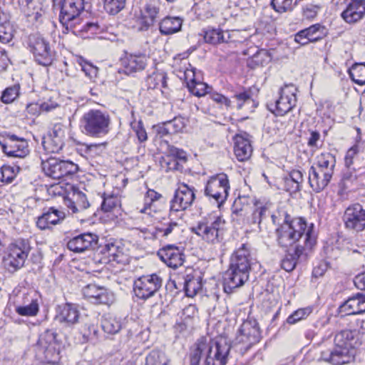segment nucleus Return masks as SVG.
I'll return each instance as SVG.
<instances>
[{"mask_svg": "<svg viewBox=\"0 0 365 365\" xmlns=\"http://www.w3.org/2000/svg\"><path fill=\"white\" fill-rule=\"evenodd\" d=\"M354 340V332L351 330H342L337 333L334 337V347L332 349L323 350L321 352L322 360L333 365L350 363L356 354L352 343Z\"/></svg>", "mask_w": 365, "mask_h": 365, "instance_id": "1", "label": "nucleus"}, {"mask_svg": "<svg viewBox=\"0 0 365 365\" xmlns=\"http://www.w3.org/2000/svg\"><path fill=\"white\" fill-rule=\"evenodd\" d=\"M308 233L316 240L313 224L307 227L303 218H292L289 222L282 224L277 230V242L280 247L284 248L298 244L304 245L305 237Z\"/></svg>", "mask_w": 365, "mask_h": 365, "instance_id": "2", "label": "nucleus"}, {"mask_svg": "<svg viewBox=\"0 0 365 365\" xmlns=\"http://www.w3.org/2000/svg\"><path fill=\"white\" fill-rule=\"evenodd\" d=\"M111 118L106 110L91 109L85 113L81 118L80 127L82 132L92 138H101L110 130Z\"/></svg>", "mask_w": 365, "mask_h": 365, "instance_id": "3", "label": "nucleus"}, {"mask_svg": "<svg viewBox=\"0 0 365 365\" xmlns=\"http://www.w3.org/2000/svg\"><path fill=\"white\" fill-rule=\"evenodd\" d=\"M225 221L220 216L213 217L210 220H203L191 227L192 232L200 237L208 243L220 242L225 229Z\"/></svg>", "mask_w": 365, "mask_h": 365, "instance_id": "4", "label": "nucleus"}, {"mask_svg": "<svg viewBox=\"0 0 365 365\" xmlns=\"http://www.w3.org/2000/svg\"><path fill=\"white\" fill-rule=\"evenodd\" d=\"M315 245V240L311 234H307L304 240V245L298 244L294 248L287 251L282 260L281 266L287 272L292 271L298 263L307 260L309 252Z\"/></svg>", "mask_w": 365, "mask_h": 365, "instance_id": "5", "label": "nucleus"}, {"mask_svg": "<svg viewBox=\"0 0 365 365\" xmlns=\"http://www.w3.org/2000/svg\"><path fill=\"white\" fill-rule=\"evenodd\" d=\"M31 251L28 240L19 239L9 246V254L4 259L6 269L14 272L21 268Z\"/></svg>", "mask_w": 365, "mask_h": 365, "instance_id": "6", "label": "nucleus"}, {"mask_svg": "<svg viewBox=\"0 0 365 365\" xmlns=\"http://www.w3.org/2000/svg\"><path fill=\"white\" fill-rule=\"evenodd\" d=\"M297 88L293 84L281 88L279 97L274 103L268 105L269 109L277 115H284L291 111L297 104Z\"/></svg>", "mask_w": 365, "mask_h": 365, "instance_id": "7", "label": "nucleus"}, {"mask_svg": "<svg viewBox=\"0 0 365 365\" xmlns=\"http://www.w3.org/2000/svg\"><path fill=\"white\" fill-rule=\"evenodd\" d=\"M229 190L230 183L227 175L220 173L212 176L207 180L205 187V195L220 205L227 200Z\"/></svg>", "mask_w": 365, "mask_h": 365, "instance_id": "8", "label": "nucleus"}, {"mask_svg": "<svg viewBox=\"0 0 365 365\" xmlns=\"http://www.w3.org/2000/svg\"><path fill=\"white\" fill-rule=\"evenodd\" d=\"M28 45L38 64L48 66L52 63L53 55L49 43L42 36L38 34L29 35Z\"/></svg>", "mask_w": 365, "mask_h": 365, "instance_id": "9", "label": "nucleus"}, {"mask_svg": "<svg viewBox=\"0 0 365 365\" xmlns=\"http://www.w3.org/2000/svg\"><path fill=\"white\" fill-rule=\"evenodd\" d=\"M0 145L3 152L9 157L24 158L29 153L28 142L10 133L0 135Z\"/></svg>", "mask_w": 365, "mask_h": 365, "instance_id": "10", "label": "nucleus"}, {"mask_svg": "<svg viewBox=\"0 0 365 365\" xmlns=\"http://www.w3.org/2000/svg\"><path fill=\"white\" fill-rule=\"evenodd\" d=\"M84 9L83 0H63L61 6L59 21L68 31L76 29V21Z\"/></svg>", "mask_w": 365, "mask_h": 365, "instance_id": "11", "label": "nucleus"}, {"mask_svg": "<svg viewBox=\"0 0 365 365\" xmlns=\"http://www.w3.org/2000/svg\"><path fill=\"white\" fill-rule=\"evenodd\" d=\"M162 282V278L156 274L143 275L134 282L135 294L139 299H147L160 289Z\"/></svg>", "mask_w": 365, "mask_h": 365, "instance_id": "12", "label": "nucleus"}, {"mask_svg": "<svg viewBox=\"0 0 365 365\" xmlns=\"http://www.w3.org/2000/svg\"><path fill=\"white\" fill-rule=\"evenodd\" d=\"M231 346L225 339L208 342L205 365H226Z\"/></svg>", "mask_w": 365, "mask_h": 365, "instance_id": "13", "label": "nucleus"}, {"mask_svg": "<svg viewBox=\"0 0 365 365\" xmlns=\"http://www.w3.org/2000/svg\"><path fill=\"white\" fill-rule=\"evenodd\" d=\"M42 168L45 174L53 179H61L73 175L78 170L76 164L68 160H60L51 158L42 162Z\"/></svg>", "mask_w": 365, "mask_h": 365, "instance_id": "14", "label": "nucleus"}, {"mask_svg": "<svg viewBox=\"0 0 365 365\" xmlns=\"http://www.w3.org/2000/svg\"><path fill=\"white\" fill-rule=\"evenodd\" d=\"M343 221L348 230L361 232L365 230V207L359 203L350 205L344 211Z\"/></svg>", "mask_w": 365, "mask_h": 365, "instance_id": "15", "label": "nucleus"}, {"mask_svg": "<svg viewBox=\"0 0 365 365\" xmlns=\"http://www.w3.org/2000/svg\"><path fill=\"white\" fill-rule=\"evenodd\" d=\"M195 198V189L182 183L170 202V215L173 212L184 211L192 205Z\"/></svg>", "mask_w": 365, "mask_h": 365, "instance_id": "16", "label": "nucleus"}, {"mask_svg": "<svg viewBox=\"0 0 365 365\" xmlns=\"http://www.w3.org/2000/svg\"><path fill=\"white\" fill-rule=\"evenodd\" d=\"M260 339L259 329L256 322L246 321L242 323L236 337L237 344H241L240 350H248L253 344L257 343Z\"/></svg>", "mask_w": 365, "mask_h": 365, "instance_id": "17", "label": "nucleus"}, {"mask_svg": "<svg viewBox=\"0 0 365 365\" xmlns=\"http://www.w3.org/2000/svg\"><path fill=\"white\" fill-rule=\"evenodd\" d=\"M66 128L61 123L55 124L48 135L43 138L42 145L48 153H58L64 145Z\"/></svg>", "mask_w": 365, "mask_h": 365, "instance_id": "18", "label": "nucleus"}, {"mask_svg": "<svg viewBox=\"0 0 365 365\" xmlns=\"http://www.w3.org/2000/svg\"><path fill=\"white\" fill-rule=\"evenodd\" d=\"M250 272L229 265L223 275V287L226 293H231L242 287L249 279Z\"/></svg>", "mask_w": 365, "mask_h": 365, "instance_id": "19", "label": "nucleus"}, {"mask_svg": "<svg viewBox=\"0 0 365 365\" xmlns=\"http://www.w3.org/2000/svg\"><path fill=\"white\" fill-rule=\"evenodd\" d=\"M83 294L94 304H109L113 301V294L105 287L89 284L83 289Z\"/></svg>", "mask_w": 365, "mask_h": 365, "instance_id": "20", "label": "nucleus"}, {"mask_svg": "<svg viewBox=\"0 0 365 365\" xmlns=\"http://www.w3.org/2000/svg\"><path fill=\"white\" fill-rule=\"evenodd\" d=\"M158 255L165 264L173 269L182 266L185 262V255L182 251L173 245H168L161 248L158 251Z\"/></svg>", "mask_w": 365, "mask_h": 365, "instance_id": "21", "label": "nucleus"}, {"mask_svg": "<svg viewBox=\"0 0 365 365\" xmlns=\"http://www.w3.org/2000/svg\"><path fill=\"white\" fill-rule=\"evenodd\" d=\"M253 260L250 245L243 243L232 255L230 264L250 272Z\"/></svg>", "mask_w": 365, "mask_h": 365, "instance_id": "22", "label": "nucleus"}, {"mask_svg": "<svg viewBox=\"0 0 365 365\" xmlns=\"http://www.w3.org/2000/svg\"><path fill=\"white\" fill-rule=\"evenodd\" d=\"M148 57L143 53H126L120 63L124 73L132 74L143 71L148 64Z\"/></svg>", "mask_w": 365, "mask_h": 365, "instance_id": "23", "label": "nucleus"}, {"mask_svg": "<svg viewBox=\"0 0 365 365\" xmlns=\"http://www.w3.org/2000/svg\"><path fill=\"white\" fill-rule=\"evenodd\" d=\"M98 242V237L92 233H83L71 239L67 243L69 250L76 253H83L93 249Z\"/></svg>", "mask_w": 365, "mask_h": 365, "instance_id": "24", "label": "nucleus"}, {"mask_svg": "<svg viewBox=\"0 0 365 365\" xmlns=\"http://www.w3.org/2000/svg\"><path fill=\"white\" fill-rule=\"evenodd\" d=\"M56 336L55 331L48 329L39 336L37 345L43 351L46 359H50L51 356H54V360L58 359Z\"/></svg>", "mask_w": 365, "mask_h": 365, "instance_id": "25", "label": "nucleus"}, {"mask_svg": "<svg viewBox=\"0 0 365 365\" xmlns=\"http://www.w3.org/2000/svg\"><path fill=\"white\" fill-rule=\"evenodd\" d=\"M166 202V199L159 192L153 189H148L144 197V207L140 210V213L153 217Z\"/></svg>", "mask_w": 365, "mask_h": 365, "instance_id": "26", "label": "nucleus"}, {"mask_svg": "<svg viewBox=\"0 0 365 365\" xmlns=\"http://www.w3.org/2000/svg\"><path fill=\"white\" fill-rule=\"evenodd\" d=\"M234 140V151L237 159L241 162L249 160L252 154L250 135L247 133H238L235 135Z\"/></svg>", "mask_w": 365, "mask_h": 365, "instance_id": "27", "label": "nucleus"}, {"mask_svg": "<svg viewBox=\"0 0 365 365\" xmlns=\"http://www.w3.org/2000/svg\"><path fill=\"white\" fill-rule=\"evenodd\" d=\"M339 312L343 315L359 314L365 312V294L356 293L339 308Z\"/></svg>", "mask_w": 365, "mask_h": 365, "instance_id": "28", "label": "nucleus"}, {"mask_svg": "<svg viewBox=\"0 0 365 365\" xmlns=\"http://www.w3.org/2000/svg\"><path fill=\"white\" fill-rule=\"evenodd\" d=\"M332 176V174L314 168L312 165L309 170V185L314 192H319L328 185Z\"/></svg>", "mask_w": 365, "mask_h": 365, "instance_id": "29", "label": "nucleus"}, {"mask_svg": "<svg viewBox=\"0 0 365 365\" xmlns=\"http://www.w3.org/2000/svg\"><path fill=\"white\" fill-rule=\"evenodd\" d=\"M65 217L64 212L51 207L46 212L38 217L36 226L42 230L50 229L51 225L58 224Z\"/></svg>", "mask_w": 365, "mask_h": 365, "instance_id": "30", "label": "nucleus"}, {"mask_svg": "<svg viewBox=\"0 0 365 365\" xmlns=\"http://www.w3.org/2000/svg\"><path fill=\"white\" fill-rule=\"evenodd\" d=\"M365 15V1L351 0L346 9L341 13L343 19L349 23H356Z\"/></svg>", "mask_w": 365, "mask_h": 365, "instance_id": "31", "label": "nucleus"}, {"mask_svg": "<svg viewBox=\"0 0 365 365\" xmlns=\"http://www.w3.org/2000/svg\"><path fill=\"white\" fill-rule=\"evenodd\" d=\"M124 247L119 242H110L106 245L103 250L110 262L125 264L128 262V255L125 253Z\"/></svg>", "mask_w": 365, "mask_h": 365, "instance_id": "32", "label": "nucleus"}, {"mask_svg": "<svg viewBox=\"0 0 365 365\" xmlns=\"http://www.w3.org/2000/svg\"><path fill=\"white\" fill-rule=\"evenodd\" d=\"M65 204L73 213L86 210L90 207L86 195L79 190L74 189L71 198L65 200Z\"/></svg>", "mask_w": 365, "mask_h": 365, "instance_id": "33", "label": "nucleus"}, {"mask_svg": "<svg viewBox=\"0 0 365 365\" xmlns=\"http://www.w3.org/2000/svg\"><path fill=\"white\" fill-rule=\"evenodd\" d=\"M194 77V70H186L185 71V78L190 92L197 97L205 96L209 92L210 87L204 82L197 81Z\"/></svg>", "mask_w": 365, "mask_h": 365, "instance_id": "34", "label": "nucleus"}, {"mask_svg": "<svg viewBox=\"0 0 365 365\" xmlns=\"http://www.w3.org/2000/svg\"><path fill=\"white\" fill-rule=\"evenodd\" d=\"M79 318V312L75 304L66 303L61 308L57 319L64 326L71 327L75 324Z\"/></svg>", "mask_w": 365, "mask_h": 365, "instance_id": "35", "label": "nucleus"}, {"mask_svg": "<svg viewBox=\"0 0 365 365\" xmlns=\"http://www.w3.org/2000/svg\"><path fill=\"white\" fill-rule=\"evenodd\" d=\"M273 207V204L271 202L256 205L252 214V223L257 224L259 229L262 230L263 222L271 217Z\"/></svg>", "mask_w": 365, "mask_h": 365, "instance_id": "36", "label": "nucleus"}, {"mask_svg": "<svg viewBox=\"0 0 365 365\" xmlns=\"http://www.w3.org/2000/svg\"><path fill=\"white\" fill-rule=\"evenodd\" d=\"M181 230L180 225L176 222H169L160 226L156 227L152 233L154 239L173 238Z\"/></svg>", "mask_w": 365, "mask_h": 365, "instance_id": "37", "label": "nucleus"}, {"mask_svg": "<svg viewBox=\"0 0 365 365\" xmlns=\"http://www.w3.org/2000/svg\"><path fill=\"white\" fill-rule=\"evenodd\" d=\"M182 19L180 17L166 16L160 23V32L163 35H170L178 32L182 27Z\"/></svg>", "mask_w": 365, "mask_h": 365, "instance_id": "38", "label": "nucleus"}, {"mask_svg": "<svg viewBox=\"0 0 365 365\" xmlns=\"http://www.w3.org/2000/svg\"><path fill=\"white\" fill-rule=\"evenodd\" d=\"M208 342L205 339H198L191 348L190 354V365H200L202 356L206 357Z\"/></svg>", "mask_w": 365, "mask_h": 365, "instance_id": "39", "label": "nucleus"}, {"mask_svg": "<svg viewBox=\"0 0 365 365\" xmlns=\"http://www.w3.org/2000/svg\"><path fill=\"white\" fill-rule=\"evenodd\" d=\"M121 202L118 195L106 194L103 196L101 210L104 212L118 214L120 212Z\"/></svg>", "mask_w": 365, "mask_h": 365, "instance_id": "40", "label": "nucleus"}, {"mask_svg": "<svg viewBox=\"0 0 365 365\" xmlns=\"http://www.w3.org/2000/svg\"><path fill=\"white\" fill-rule=\"evenodd\" d=\"M336 164L335 157L330 153H322L317 157L316 165L314 168L334 174Z\"/></svg>", "mask_w": 365, "mask_h": 365, "instance_id": "41", "label": "nucleus"}, {"mask_svg": "<svg viewBox=\"0 0 365 365\" xmlns=\"http://www.w3.org/2000/svg\"><path fill=\"white\" fill-rule=\"evenodd\" d=\"M14 36V29L6 14H0V42L9 43Z\"/></svg>", "mask_w": 365, "mask_h": 365, "instance_id": "42", "label": "nucleus"}, {"mask_svg": "<svg viewBox=\"0 0 365 365\" xmlns=\"http://www.w3.org/2000/svg\"><path fill=\"white\" fill-rule=\"evenodd\" d=\"M202 289V283L200 277L193 274H187L185 277L184 289L189 297H193Z\"/></svg>", "mask_w": 365, "mask_h": 365, "instance_id": "43", "label": "nucleus"}, {"mask_svg": "<svg viewBox=\"0 0 365 365\" xmlns=\"http://www.w3.org/2000/svg\"><path fill=\"white\" fill-rule=\"evenodd\" d=\"M303 181L304 176L302 171L299 170H292L289 173V177L285 180L287 190L290 192L299 191Z\"/></svg>", "mask_w": 365, "mask_h": 365, "instance_id": "44", "label": "nucleus"}, {"mask_svg": "<svg viewBox=\"0 0 365 365\" xmlns=\"http://www.w3.org/2000/svg\"><path fill=\"white\" fill-rule=\"evenodd\" d=\"M148 88L155 89L158 88L167 87V75L163 71L153 72L146 80Z\"/></svg>", "mask_w": 365, "mask_h": 365, "instance_id": "45", "label": "nucleus"}, {"mask_svg": "<svg viewBox=\"0 0 365 365\" xmlns=\"http://www.w3.org/2000/svg\"><path fill=\"white\" fill-rule=\"evenodd\" d=\"M101 326L105 332L115 334L120 330L121 322L117 317L109 315L103 319Z\"/></svg>", "mask_w": 365, "mask_h": 365, "instance_id": "46", "label": "nucleus"}, {"mask_svg": "<svg viewBox=\"0 0 365 365\" xmlns=\"http://www.w3.org/2000/svg\"><path fill=\"white\" fill-rule=\"evenodd\" d=\"M351 79L356 84H365V63H355L349 69Z\"/></svg>", "mask_w": 365, "mask_h": 365, "instance_id": "47", "label": "nucleus"}, {"mask_svg": "<svg viewBox=\"0 0 365 365\" xmlns=\"http://www.w3.org/2000/svg\"><path fill=\"white\" fill-rule=\"evenodd\" d=\"M302 33L307 35L309 42H315L322 39L325 36L326 29L321 24H316L303 29Z\"/></svg>", "mask_w": 365, "mask_h": 365, "instance_id": "48", "label": "nucleus"}, {"mask_svg": "<svg viewBox=\"0 0 365 365\" xmlns=\"http://www.w3.org/2000/svg\"><path fill=\"white\" fill-rule=\"evenodd\" d=\"M158 14V9L152 4H148L144 8L143 12L142 24L144 27L148 29L152 26Z\"/></svg>", "mask_w": 365, "mask_h": 365, "instance_id": "49", "label": "nucleus"}, {"mask_svg": "<svg viewBox=\"0 0 365 365\" xmlns=\"http://www.w3.org/2000/svg\"><path fill=\"white\" fill-rule=\"evenodd\" d=\"M168 359L163 352L153 350L146 356L145 365H168Z\"/></svg>", "mask_w": 365, "mask_h": 365, "instance_id": "50", "label": "nucleus"}, {"mask_svg": "<svg viewBox=\"0 0 365 365\" xmlns=\"http://www.w3.org/2000/svg\"><path fill=\"white\" fill-rule=\"evenodd\" d=\"M15 311L20 316L35 317L39 311V307L37 300L32 299L28 305L16 306Z\"/></svg>", "mask_w": 365, "mask_h": 365, "instance_id": "51", "label": "nucleus"}, {"mask_svg": "<svg viewBox=\"0 0 365 365\" xmlns=\"http://www.w3.org/2000/svg\"><path fill=\"white\" fill-rule=\"evenodd\" d=\"M272 60L269 53L264 49L258 51L249 61L250 66H264Z\"/></svg>", "mask_w": 365, "mask_h": 365, "instance_id": "52", "label": "nucleus"}, {"mask_svg": "<svg viewBox=\"0 0 365 365\" xmlns=\"http://www.w3.org/2000/svg\"><path fill=\"white\" fill-rule=\"evenodd\" d=\"M20 95V85L14 84L6 88L1 94V99L4 103H13Z\"/></svg>", "mask_w": 365, "mask_h": 365, "instance_id": "53", "label": "nucleus"}, {"mask_svg": "<svg viewBox=\"0 0 365 365\" xmlns=\"http://www.w3.org/2000/svg\"><path fill=\"white\" fill-rule=\"evenodd\" d=\"M204 39L206 43L211 44H217L225 41L222 31L220 29H214L205 31Z\"/></svg>", "mask_w": 365, "mask_h": 365, "instance_id": "54", "label": "nucleus"}, {"mask_svg": "<svg viewBox=\"0 0 365 365\" xmlns=\"http://www.w3.org/2000/svg\"><path fill=\"white\" fill-rule=\"evenodd\" d=\"M271 6L277 13H285L293 10L294 4L293 0H272Z\"/></svg>", "mask_w": 365, "mask_h": 365, "instance_id": "55", "label": "nucleus"}, {"mask_svg": "<svg viewBox=\"0 0 365 365\" xmlns=\"http://www.w3.org/2000/svg\"><path fill=\"white\" fill-rule=\"evenodd\" d=\"M77 62L81 66V71H83L85 75L90 79L93 80L97 77L98 68L96 66L81 57L77 60Z\"/></svg>", "mask_w": 365, "mask_h": 365, "instance_id": "56", "label": "nucleus"}, {"mask_svg": "<svg viewBox=\"0 0 365 365\" xmlns=\"http://www.w3.org/2000/svg\"><path fill=\"white\" fill-rule=\"evenodd\" d=\"M312 312V308L309 307L298 309L287 317V322L289 324H294L297 322L306 319Z\"/></svg>", "mask_w": 365, "mask_h": 365, "instance_id": "57", "label": "nucleus"}, {"mask_svg": "<svg viewBox=\"0 0 365 365\" xmlns=\"http://www.w3.org/2000/svg\"><path fill=\"white\" fill-rule=\"evenodd\" d=\"M126 0H105V9L110 14H116L120 12L125 5Z\"/></svg>", "mask_w": 365, "mask_h": 365, "instance_id": "58", "label": "nucleus"}, {"mask_svg": "<svg viewBox=\"0 0 365 365\" xmlns=\"http://www.w3.org/2000/svg\"><path fill=\"white\" fill-rule=\"evenodd\" d=\"M160 165L161 168L164 169L166 172L179 170L180 168V163L178 160L174 157L168 156L167 155L160 158Z\"/></svg>", "mask_w": 365, "mask_h": 365, "instance_id": "59", "label": "nucleus"}, {"mask_svg": "<svg viewBox=\"0 0 365 365\" xmlns=\"http://www.w3.org/2000/svg\"><path fill=\"white\" fill-rule=\"evenodd\" d=\"M168 130L172 134L182 132L186 126L187 120L182 117H175L173 120L168 121Z\"/></svg>", "mask_w": 365, "mask_h": 365, "instance_id": "60", "label": "nucleus"}, {"mask_svg": "<svg viewBox=\"0 0 365 365\" xmlns=\"http://www.w3.org/2000/svg\"><path fill=\"white\" fill-rule=\"evenodd\" d=\"M291 220V217L282 209H279L274 212L272 210L271 220L274 225L288 223Z\"/></svg>", "mask_w": 365, "mask_h": 365, "instance_id": "61", "label": "nucleus"}, {"mask_svg": "<svg viewBox=\"0 0 365 365\" xmlns=\"http://www.w3.org/2000/svg\"><path fill=\"white\" fill-rule=\"evenodd\" d=\"M18 170V168H14L11 166H3L1 168H0L4 184L11 183L16 178L17 173L16 171Z\"/></svg>", "mask_w": 365, "mask_h": 365, "instance_id": "62", "label": "nucleus"}, {"mask_svg": "<svg viewBox=\"0 0 365 365\" xmlns=\"http://www.w3.org/2000/svg\"><path fill=\"white\" fill-rule=\"evenodd\" d=\"M357 179L356 171L351 167L346 168L343 171L341 182L345 187L353 183Z\"/></svg>", "mask_w": 365, "mask_h": 365, "instance_id": "63", "label": "nucleus"}, {"mask_svg": "<svg viewBox=\"0 0 365 365\" xmlns=\"http://www.w3.org/2000/svg\"><path fill=\"white\" fill-rule=\"evenodd\" d=\"M131 126L135 133L138 140L140 143L145 142L148 140L147 132L143 127V122L139 120L138 122L133 123Z\"/></svg>", "mask_w": 365, "mask_h": 365, "instance_id": "64", "label": "nucleus"}]
</instances>
